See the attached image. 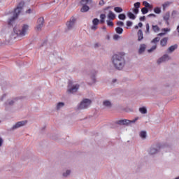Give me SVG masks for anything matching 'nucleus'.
<instances>
[{
  "label": "nucleus",
  "mask_w": 179,
  "mask_h": 179,
  "mask_svg": "<svg viewBox=\"0 0 179 179\" xmlns=\"http://www.w3.org/2000/svg\"><path fill=\"white\" fill-rule=\"evenodd\" d=\"M24 6V2L21 1L13 12V16L8 19V26L13 27V31L6 37L8 43L9 41H12V40H15L17 37H24L29 31V24H24L20 29V26L16 23V20H17V17H19V15L22 13Z\"/></svg>",
  "instance_id": "nucleus-1"
},
{
  "label": "nucleus",
  "mask_w": 179,
  "mask_h": 179,
  "mask_svg": "<svg viewBox=\"0 0 179 179\" xmlns=\"http://www.w3.org/2000/svg\"><path fill=\"white\" fill-rule=\"evenodd\" d=\"M110 61L113 67L117 71H122L125 66V57L121 54H115L112 56Z\"/></svg>",
  "instance_id": "nucleus-2"
},
{
  "label": "nucleus",
  "mask_w": 179,
  "mask_h": 179,
  "mask_svg": "<svg viewBox=\"0 0 179 179\" xmlns=\"http://www.w3.org/2000/svg\"><path fill=\"white\" fill-rule=\"evenodd\" d=\"M163 148V145L162 144H156L155 145H152L150 147L149 151H148V155L150 156H155V155H157L159 152H160V150Z\"/></svg>",
  "instance_id": "nucleus-3"
},
{
  "label": "nucleus",
  "mask_w": 179,
  "mask_h": 179,
  "mask_svg": "<svg viewBox=\"0 0 179 179\" xmlns=\"http://www.w3.org/2000/svg\"><path fill=\"white\" fill-rule=\"evenodd\" d=\"M138 120H139V117H136L133 120H129L127 119L120 120L116 122V124H117V125H124L125 127H129L131 125V124H135V122H136Z\"/></svg>",
  "instance_id": "nucleus-4"
},
{
  "label": "nucleus",
  "mask_w": 179,
  "mask_h": 179,
  "mask_svg": "<svg viewBox=\"0 0 179 179\" xmlns=\"http://www.w3.org/2000/svg\"><path fill=\"white\" fill-rule=\"evenodd\" d=\"M79 90V84H73L72 81L69 83L67 93L73 94V93H76Z\"/></svg>",
  "instance_id": "nucleus-5"
},
{
  "label": "nucleus",
  "mask_w": 179,
  "mask_h": 179,
  "mask_svg": "<svg viewBox=\"0 0 179 179\" xmlns=\"http://www.w3.org/2000/svg\"><path fill=\"white\" fill-rule=\"evenodd\" d=\"M92 104V100L89 99H83L78 106V110H85L90 106Z\"/></svg>",
  "instance_id": "nucleus-6"
},
{
  "label": "nucleus",
  "mask_w": 179,
  "mask_h": 179,
  "mask_svg": "<svg viewBox=\"0 0 179 179\" xmlns=\"http://www.w3.org/2000/svg\"><path fill=\"white\" fill-rule=\"evenodd\" d=\"M75 24H76V19L75 18V17H71L70 20L66 22V31H69V30H73V29H75Z\"/></svg>",
  "instance_id": "nucleus-7"
},
{
  "label": "nucleus",
  "mask_w": 179,
  "mask_h": 179,
  "mask_svg": "<svg viewBox=\"0 0 179 179\" xmlns=\"http://www.w3.org/2000/svg\"><path fill=\"white\" fill-rule=\"evenodd\" d=\"M26 124H27V122L26 120L17 122L10 129V131H16V129H18V128H22V127H24Z\"/></svg>",
  "instance_id": "nucleus-8"
},
{
  "label": "nucleus",
  "mask_w": 179,
  "mask_h": 179,
  "mask_svg": "<svg viewBox=\"0 0 179 179\" xmlns=\"http://www.w3.org/2000/svg\"><path fill=\"white\" fill-rule=\"evenodd\" d=\"M170 59H171V57L169 55L165 54L157 59V64L158 65H160V64H163V62H166V61H170Z\"/></svg>",
  "instance_id": "nucleus-9"
},
{
  "label": "nucleus",
  "mask_w": 179,
  "mask_h": 179,
  "mask_svg": "<svg viewBox=\"0 0 179 179\" xmlns=\"http://www.w3.org/2000/svg\"><path fill=\"white\" fill-rule=\"evenodd\" d=\"M43 26H44V17H41L37 20V25L36 27L37 31H41V29H43Z\"/></svg>",
  "instance_id": "nucleus-10"
},
{
  "label": "nucleus",
  "mask_w": 179,
  "mask_h": 179,
  "mask_svg": "<svg viewBox=\"0 0 179 179\" xmlns=\"http://www.w3.org/2000/svg\"><path fill=\"white\" fill-rule=\"evenodd\" d=\"M16 101H17V98H13V99H8L5 102L6 109L8 110V108H9L10 107L13 106Z\"/></svg>",
  "instance_id": "nucleus-11"
},
{
  "label": "nucleus",
  "mask_w": 179,
  "mask_h": 179,
  "mask_svg": "<svg viewBox=\"0 0 179 179\" xmlns=\"http://www.w3.org/2000/svg\"><path fill=\"white\" fill-rule=\"evenodd\" d=\"M145 51H146V44L145 43L141 44L138 51V55H142V54H143Z\"/></svg>",
  "instance_id": "nucleus-12"
},
{
  "label": "nucleus",
  "mask_w": 179,
  "mask_h": 179,
  "mask_svg": "<svg viewBox=\"0 0 179 179\" xmlns=\"http://www.w3.org/2000/svg\"><path fill=\"white\" fill-rule=\"evenodd\" d=\"M103 106L106 107V108H111L113 107V103L110 100H105L103 101Z\"/></svg>",
  "instance_id": "nucleus-13"
},
{
  "label": "nucleus",
  "mask_w": 179,
  "mask_h": 179,
  "mask_svg": "<svg viewBox=\"0 0 179 179\" xmlns=\"http://www.w3.org/2000/svg\"><path fill=\"white\" fill-rule=\"evenodd\" d=\"M71 173H72V171H71V169H66V171H64L62 173V178H68V177L71 176Z\"/></svg>",
  "instance_id": "nucleus-14"
},
{
  "label": "nucleus",
  "mask_w": 179,
  "mask_h": 179,
  "mask_svg": "<svg viewBox=\"0 0 179 179\" xmlns=\"http://www.w3.org/2000/svg\"><path fill=\"white\" fill-rule=\"evenodd\" d=\"M163 19L166 22V24H170V23L169 22V20H170V12H166L163 15Z\"/></svg>",
  "instance_id": "nucleus-15"
},
{
  "label": "nucleus",
  "mask_w": 179,
  "mask_h": 179,
  "mask_svg": "<svg viewBox=\"0 0 179 179\" xmlns=\"http://www.w3.org/2000/svg\"><path fill=\"white\" fill-rule=\"evenodd\" d=\"M169 41V38L164 37L160 41V45L161 47H166L167 43Z\"/></svg>",
  "instance_id": "nucleus-16"
},
{
  "label": "nucleus",
  "mask_w": 179,
  "mask_h": 179,
  "mask_svg": "<svg viewBox=\"0 0 179 179\" xmlns=\"http://www.w3.org/2000/svg\"><path fill=\"white\" fill-rule=\"evenodd\" d=\"M177 48H178V45L175 44L173 45L170 46L168 48V52H169L170 54H171V52H174V51H176V50H177Z\"/></svg>",
  "instance_id": "nucleus-17"
},
{
  "label": "nucleus",
  "mask_w": 179,
  "mask_h": 179,
  "mask_svg": "<svg viewBox=\"0 0 179 179\" xmlns=\"http://www.w3.org/2000/svg\"><path fill=\"white\" fill-rule=\"evenodd\" d=\"M138 41H142L143 40V31H142V29H139L138 33Z\"/></svg>",
  "instance_id": "nucleus-18"
},
{
  "label": "nucleus",
  "mask_w": 179,
  "mask_h": 179,
  "mask_svg": "<svg viewBox=\"0 0 179 179\" xmlns=\"http://www.w3.org/2000/svg\"><path fill=\"white\" fill-rule=\"evenodd\" d=\"M90 85H94L96 83V73L90 74Z\"/></svg>",
  "instance_id": "nucleus-19"
},
{
  "label": "nucleus",
  "mask_w": 179,
  "mask_h": 179,
  "mask_svg": "<svg viewBox=\"0 0 179 179\" xmlns=\"http://www.w3.org/2000/svg\"><path fill=\"white\" fill-rule=\"evenodd\" d=\"M1 87L2 90L5 91L8 89V87H9V85H8V83L6 81H1Z\"/></svg>",
  "instance_id": "nucleus-20"
},
{
  "label": "nucleus",
  "mask_w": 179,
  "mask_h": 179,
  "mask_svg": "<svg viewBox=\"0 0 179 179\" xmlns=\"http://www.w3.org/2000/svg\"><path fill=\"white\" fill-rule=\"evenodd\" d=\"M64 106H65V103H64V102H59V103H57V105H56V110H57V111H59V110L61 108H62L63 107H64Z\"/></svg>",
  "instance_id": "nucleus-21"
},
{
  "label": "nucleus",
  "mask_w": 179,
  "mask_h": 179,
  "mask_svg": "<svg viewBox=\"0 0 179 179\" xmlns=\"http://www.w3.org/2000/svg\"><path fill=\"white\" fill-rule=\"evenodd\" d=\"M108 17V19H110V20H114V19H115V14H114V13H113V11L109 10Z\"/></svg>",
  "instance_id": "nucleus-22"
},
{
  "label": "nucleus",
  "mask_w": 179,
  "mask_h": 179,
  "mask_svg": "<svg viewBox=\"0 0 179 179\" xmlns=\"http://www.w3.org/2000/svg\"><path fill=\"white\" fill-rule=\"evenodd\" d=\"M152 30L154 33H159L160 31V27L157 25H152Z\"/></svg>",
  "instance_id": "nucleus-23"
},
{
  "label": "nucleus",
  "mask_w": 179,
  "mask_h": 179,
  "mask_svg": "<svg viewBox=\"0 0 179 179\" xmlns=\"http://www.w3.org/2000/svg\"><path fill=\"white\" fill-rule=\"evenodd\" d=\"M143 5L145 6L144 8H147L148 9H152L153 6L150 5L148 1H145L143 2Z\"/></svg>",
  "instance_id": "nucleus-24"
},
{
  "label": "nucleus",
  "mask_w": 179,
  "mask_h": 179,
  "mask_svg": "<svg viewBox=\"0 0 179 179\" xmlns=\"http://www.w3.org/2000/svg\"><path fill=\"white\" fill-rule=\"evenodd\" d=\"M90 8L87 5H84L80 9V12L85 13L87 12Z\"/></svg>",
  "instance_id": "nucleus-25"
},
{
  "label": "nucleus",
  "mask_w": 179,
  "mask_h": 179,
  "mask_svg": "<svg viewBox=\"0 0 179 179\" xmlns=\"http://www.w3.org/2000/svg\"><path fill=\"white\" fill-rule=\"evenodd\" d=\"M171 5V2L166 1L164 4H162L163 10H166V8H169Z\"/></svg>",
  "instance_id": "nucleus-26"
},
{
  "label": "nucleus",
  "mask_w": 179,
  "mask_h": 179,
  "mask_svg": "<svg viewBox=\"0 0 179 179\" xmlns=\"http://www.w3.org/2000/svg\"><path fill=\"white\" fill-rule=\"evenodd\" d=\"M160 41V37L159 36H157L155 37L152 41H151V43L152 44H155V45H157V43Z\"/></svg>",
  "instance_id": "nucleus-27"
},
{
  "label": "nucleus",
  "mask_w": 179,
  "mask_h": 179,
  "mask_svg": "<svg viewBox=\"0 0 179 179\" xmlns=\"http://www.w3.org/2000/svg\"><path fill=\"white\" fill-rule=\"evenodd\" d=\"M100 19H101L100 23L101 24H103V23H105V22H106V20H105V19H106V14H101L100 15Z\"/></svg>",
  "instance_id": "nucleus-28"
},
{
  "label": "nucleus",
  "mask_w": 179,
  "mask_h": 179,
  "mask_svg": "<svg viewBox=\"0 0 179 179\" xmlns=\"http://www.w3.org/2000/svg\"><path fill=\"white\" fill-rule=\"evenodd\" d=\"M115 31L117 34H122V33L124 32V29L117 27L115 28Z\"/></svg>",
  "instance_id": "nucleus-29"
},
{
  "label": "nucleus",
  "mask_w": 179,
  "mask_h": 179,
  "mask_svg": "<svg viewBox=\"0 0 179 179\" xmlns=\"http://www.w3.org/2000/svg\"><path fill=\"white\" fill-rule=\"evenodd\" d=\"M140 135V137L142 138V139H146V136H147V133L145 131H142L140 132L139 134Z\"/></svg>",
  "instance_id": "nucleus-30"
},
{
  "label": "nucleus",
  "mask_w": 179,
  "mask_h": 179,
  "mask_svg": "<svg viewBox=\"0 0 179 179\" xmlns=\"http://www.w3.org/2000/svg\"><path fill=\"white\" fill-rule=\"evenodd\" d=\"M127 16L128 17H129V19H132L133 20H135V19H136V16H135V15L131 12H129L127 13Z\"/></svg>",
  "instance_id": "nucleus-31"
},
{
  "label": "nucleus",
  "mask_w": 179,
  "mask_h": 179,
  "mask_svg": "<svg viewBox=\"0 0 179 179\" xmlns=\"http://www.w3.org/2000/svg\"><path fill=\"white\" fill-rule=\"evenodd\" d=\"M139 111L141 114H148V110L145 107L140 108Z\"/></svg>",
  "instance_id": "nucleus-32"
},
{
  "label": "nucleus",
  "mask_w": 179,
  "mask_h": 179,
  "mask_svg": "<svg viewBox=\"0 0 179 179\" xmlns=\"http://www.w3.org/2000/svg\"><path fill=\"white\" fill-rule=\"evenodd\" d=\"M155 13H157V15H160L162 13V9L159 7H156L154 8Z\"/></svg>",
  "instance_id": "nucleus-33"
},
{
  "label": "nucleus",
  "mask_w": 179,
  "mask_h": 179,
  "mask_svg": "<svg viewBox=\"0 0 179 179\" xmlns=\"http://www.w3.org/2000/svg\"><path fill=\"white\" fill-rule=\"evenodd\" d=\"M114 10L115 12H116V13H121V12H122V8L121 7H115L114 8Z\"/></svg>",
  "instance_id": "nucleus-34"
},
{
  "label": "nucleus",
  "mask_w": 179,
  "mask_h": 179,
  "mask_svg": "<svg viewBox=\"0 0 179 179\" xmlns=\"http://www.w3.org/2000/svg\"><path fill=\"white\" fill-rule=\"evenodd\" d=\"M157 48V45L155 44V45H152L151 47V48L148 50V52H150V53L153 52V51H155V50H156Z\"/></svg>",
  "instance_id": "nucleus-35"
},
{
  "label": "nucleus",
  "mask_w": 179,
  "mask_h": 179,
  "mask_svg": "<svg viewBox=\"0 0 179 179\" xmlns=\"http://www.w3.org/2000/svg\"><path fill=\"white\" fill-rule=\"evenodd\" d=\"M118 17L120 20H125V19H127V15H125L124 13H122L118 15Z\"/></svg>",
  "instance_id": "nucleus-36"
},
{
  "label": "nucleus",
  "mask_w": 179,
  "mask_h": 179,
  "mask_svg": "<svg viewBox=\"0 0 179 179\" xmlns=\"http://www.w3.org/2000/svg\"><path fill=\"white\" fill-rule=\"evenodd\" d=\"M146 34H150V26L149 25V23L146 24V31H145Z\"/></svg>",
  "instance_id": "nucleus-37"
},
{
  "label": "nucleus",
  "mask_w": 179,
  "mask_h": 179,
  "mask_svg": "<svg viewBox=\"0 0 179 179\" xmlns=\"http://www.w3.org/2000/svg\"><path fill=\"white\" fill-rule=\"evenodd\" d=\"M141 12H142L143 15H146V13H148V12H149V9L147 8L146 7H143V8H141Z\"/></svg>",
  "instance_id": "nucleus-38"
},
{
  "label": "nucleus",
  "mask_w": 179,
  "mask_h": 179,
  "mask_svg": "<svg viewBox=\"0 0 179 179\" xmlns=\"http://www.w3.org/2000/svg\"><path fill=\"white\" fill-rule=\"evenodd\" d=\"M113 38L115 40V41H118V40L121 38V36L118 34H115L113 35Z\"/></svg>",
  "instance_id": "nucleus-39"
},
{
  "label": "nucleus",
  "mask_w": 179,
  "mask_h": 179,
  "mask_svg": "<svg viewBox=\"0 0 179 179\" xmlns=\"http://www.w3.org/2000/svg\"><path fill=\"white\" fill-rule=\"evenodd\" d=\"M135 9H139L141 8V2H136L134 4Z\"/></svg>",
  "instance_id": "nucleus-40"
},
{
  "label": "nucleus",
  "mask_w": 179,
  "mask_h": 179,
  "mask_svg": "<svg viewBox=\"0 0 179 179\" xmlns=\"http://www.w3.org/2000/svg\"><path fill=\"white\" fill-rule=\"evenodd\" d=\"M100 22V20H99V19L97 18H94L93 20H92V23L94 25H96L99 24V22Z\"/></svg>",
  "instance_id": "nucleus-41"
},
{
  "label": "nucleus",
  "mask_w": 179,
  "mask_h": 179,
  "mask_svg": "<svg viewBox=\"0 0 179 179\" xmlns=\"http://www.w3.org/2000/svg\"><path fill=\"white\" fill-rule=\"evenodd\" d=\"M106 23L108 26H110V27H113L114 26V23L111 20H106Z\"/></svg>",
  "instance_id": "nucleus-42"
},
{
  "label": "nucleus",
  "mask_w": 179,
  "mask_h": 179,
  "mask_svg": "<svg viewBox=\"0 0 179 179\" xmlns=\"http://www.w3.org/2000/svg\"><path fill=\"white\" fill-rule=\"evenodd\" d=\"M91 0H81L80 3L83 6L86 5L87 3H89V1Z\"/></svg>",
  "instance_id": "nucleus-43"
},
{
  "label": "nucleus",
  "mask_w": 179,
  "mask_h": 179,
  "mask_svg": "<svg viewBox=\"0 0 179 179\" xmlns=\"http://www.w3.org/2000/svg\"><path fill=\"white\" fill-rule=\"evenodd\" d=\"M171 16H172V17H173V19L176 18V17L177 16V11L173 10V11H172V13H171Z\"/></svg>",
  "instance_id": "nucleus-44"
},
{
  "label": "nucleus",
  "mask_w": 179,
  "mask_h": 179,
  "mask_svg": "<svg viewBox=\"0 0 179 179\" xmlns=\"http://www.w3.org/2000/svg\"><path fill=\"white\" fill-rule=\"evenodd\" d=\"M133 12L135 15H138L139 13V8H133Z\"/></svg>",
  "instance_id": "nucleus-45"
},
{
  "label": "nucleus",
  "mask_w": 179,
  "mask_h": 179,
  "mask_svg": "<svg viewBox=\"0 0 179 179\" xmlns=\"http://www.w3.org/2000/svg\"><path fill=\"white\" fill-rule=\"evenodd\" d=\"M117 26H121L122 27L124 26V22L122 21H117Z\"/></svg>",
  "instance_id": "nucleus-46"
},
{
  "label": "nucleus",
  "mask_w": 179,
  "mask_h": 179,
  "mask_svg": "<svg viewBox=\"0 0 179 179\" xmlns=\"http://www.w3.org/2000/svg\"><path fill=\"white\" fill-rule=\"evenodd\" d=\"M170 29L169 28H164L162 29V31H164L165 33H169V31H170Z\"/></svg>",
  "instance_id": "nucleus-47"
},
{
  "label": "nucleus",
  "mask_w": 179,
  "mask_h": 179,
  "mask_svg": "<svg viewBox=\"0 0 179 179\" xmlns=\"http://www.w3.org/2000/svg\"><path fill=\"white\" fill-rule=\"evenodd\" d=\"M127 26L128 27H131V26H132V22H131V21H127Z\"/></svg>",
  "instance_id": "nucleus-48"
},
{
  "label": "nucleus",
  "mask_w": 179,
  "mask_h": 179,
  "mask_svg": "<svg viewBox=\"0 0 179 179\" xmlns=\"http://www.w3.org/2000/svg\"><path fill=\"white\" fill-rule=\"evenodd\" d=\"M159 37H163V36H166V32H162L157 34Z\"/></svg>",
  "instance_id": "nucleus-49"
},
{
  "label": "nucleus",
  "mask_w": 179,
  "mask_h": 179,
  "mask_svg": "<svg viewBox=\"0 0 179 179\" xmlns=\"http://www.w3.org/2000/svg\"><path fill=\"white\" fill-rule=\"evenodd\" d=\"M3 145V138L2 137H0V148Z\"/></svg>",
  "instance_id": "nucleus-50"
},
{
  "label": "nucleus",
  "mask_w": 179,
  "mask_h": 179,
  "mask_svg": "<svg viewBox=\"0 0 179 179\" xmlns=\"http://www.w3.org/2000/svg\"><path fill=\"white\" fill-rule=\"evenodd\" d=\"M6 97V94H3L1 97L0 98L1 101H3V99Z\"/></svg>",
  "instance_id": "nucleus-51"
},
{
  "label": "nucleus",
  "mask_w": 179,
  "mask_h": 179,
  "mask_svg": "<svg viewBox=\"0 0 179 179\" xmlns=\"http://www.w3.org/2000/svg\"><path fill=\"white\" fill-rule=\"evenodd\" d=\"M104 0H101L99 3V5H100V6H103V5H104Z\"/></svg>",
  "instance_id": "nucleus-52"
},
{
  "label": "nucleus",
  "mask_w": 179,
  "mask_h": 179,
  "mask_svg": "<svg viewBox=\"0 0 179 179\" xmlns=\"http://www.w3.org/2000/svg\"><path fill=\"white\" fill-rule=\"evenodd\" d=\"M92 30H96L97 29V25L93 24V26L91 27Z\"/></svg>",
  "instance_id": "nucleus-53"
},
{
  "label": "nucleus",
  "mask_w": 179,
  "mask_h": 179,
  "mask_svg": "<svg viewBox=\"0 0 179 179\" xmlns=\"http://www.w3.org/2000/svg\"><path fill=\"white\" fill-rule=\"evenodd\" d=\"M148 17H156V15L155 14H149L148 15Z\"/></svg>",
  "instance_id": "nucleus-54"
},
{
  "label": "nucleus",
  "mask_w": 179,
  "mask_h": 179,
  "mask_svg": "<svg viewBox=\"0 0 179 179\" xmlns=\"http://www.w3.org/2000/svg\"><path fill=\"white\" fill-rule=\"evenodd\" d=\"M145 19H146V17H145V16H143V17H140L141 22H144V20H145Z\"/></svg>",
  "instance_id": "nucleus-55"
},
{
  "label": "nucleus",
  "mask_w": 179,
  "mask_h": 179,
  "mask_svg": "<svg viewBox=\"0 0 179 179\" xmlns=\"http://www.w3.org/2000/svg\"><path fill=\"white\" fill-rule=\"evenodd\" d=\"M112 83L114 85V83H117V79L116 78H113L112 80Z\"/></svg>",
  "instance_id": "nucleus-56"
},
{
  "label": "nucleus",
  "mask_w": 179,
  "mask_h": 179,
  "mask_svg": "<svg viewBox=\"0 0 179 179\" xmlns=\"http://www.w3.org/2000/svg\"><path fill=\"white\" fill-rule=\"evenodd\" d=\"M27 13H31V9H29L26 11Z\"/></svg>",
  "instance_id": "nucleus-57"
},
{
  "label": "nucleus",
  "mask_w": 179,
  "mask_h": 179,
  "mask_svg": "<svg viewBox=\"0 0 179 179\" xmlns=\"http://www.w3.org/2000/svg\"><path fill=\"white\" fill-rule=\"evenodd\" d=\"M142 26H143V24H142V22H139L138 27H142Z\"/></svg>",
  "instance_id": "nucleus-58"
},
{
  "label": "nucleus",
  "mask_w": 179,
  "mask_h": 179,
  "mask_svg": "<svg viewBox=\"0 0 179 179\" xmlns=\"http://www.w3.org/2000/svg\"><path fill=\"white\" fill-rule=\"evenodd\" d=\"M106 40H110V35H107L106 36Z\"/></svg>",
  "instance_id": "nucleus-59"
},
{
  "label": "nucleus",
  "mask_w": 179,
  "mask_h": 179,
  "mask_svg": "<svg viewBox=\"0 0 179 179\" xmlns=\"http://www.w3.org/2000/svg\"><path fill=\"white\" fill-rule=\"evenodd\" d=\"M94 46L95 47H100V43H95Z\"/></svg>",
  "instance_id": "nucleus-60"
},
{
  "label": "nucleus",
  "mask_w": 179,
  "mask_h": 179,
  "mask_svg": "<svg viewBox=\"0 0 179 179\" xmlns=\"http://www.w3.org/2000/svg\"><path fill=\"white\" fill-rule=\"evenodd\" d=\"M134 29H139V27H138V25H136V26L134 27Z\"/></svg>",
  "instance_id": "nucleus-61"
},
{
  "label": "nucleus",
  "mask_w": 179,
  "mask_h": 179,
  "mask_svg": "<svg viewBox=\"0 0 179 179\" xmlns=\"http://www.w3.org/2000/svg\"><path fill=\"white\" fill-rule=\"evenodd\" d=\"M110 8H111V7H110V6H108V7H106V10H107L110 9Z\"/></svg>",
  "instance_id": "nucleus-62"
},
{
  "label": "nucleus",
  "mask_w": 179,
  "mask_h": 179,
  "mask_svg": "<svg viewBox=\"0 0 179 179\" xmlns=\"http://www.w3.org/2000/svg\"><path fill=\"white\" fill-rule=\"evenodd\" d=\"M0 123H1V120H0Z\"/></svg>",
  "instance_id": "nucleus-63"
}]
</instances>
